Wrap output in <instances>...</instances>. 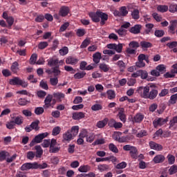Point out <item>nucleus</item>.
Wrapping results in <instances>:
<instances>
[{"instance_id":"49","label":"nucleus","mask_w":177,"mask_h":177,"mask_svg":"<svg viewBox=\"0 0 177 177\" xmlns=\"http://www.w3.org/2000/svg\"><path fill=\"white\" fill-rule=\"evenodd\" d=\"M169 175H175L177 174V165H172L169 169Z\"/></svg>"},{"instance_id":"46","label":"nucleus","mask_w":177,"mask_h":177,"mask_svg":"<svg viewBox=\"0 0 177 177\" xmlns=\"http://www.w3.org/2000/svg\"><path fill=\"white\" fill-rule=\"evenodd\" d=\"M91 170V167L89 165L80 166L78 169L80 172H88Z\"/></svg>"},{"instance_id":"50","label":"nucleus","mask_w":177,"mask_h":177,"mask_svg":"<svg viewBox=\"0 0 177 177\" xmlns=\"http://www.w3.org/2000/svg\"><path fill=\"white\" fill-rule=\"evenodd\" d=\"M37 59L38 55L37 54H32L30 58V64H35Z\"/></svg>"},{"instance_id":"10","label":"nucleus","mask_w":177,"mask_h":177,"mask_svg":"<svg viewBox=\"0 0 177 177\" xmlns=\"http://www.w3.org/2000/svg\"><path fill=\"white\" fill-rule=\"evenodd\" d=\"M11 120L13 121L15 125H21V124H23V122H24V119L21 115L12 116L11 117Z\"/></svg>"},{"instance_id":"5","label":"nucleus","mask_w":177,"mask_h":177,"mask_svg":"<svg viewBox=\"0 0 177 177\" xmlns=\"http://www.w3.org/2000/svg\"><path fill=\"white\" fill-rule=\"evenodd\" d=\"M21 171H30V169H37V162L24 163L20 167Z\"/></svg>"},{"instance_id":"6","label":"nucleus","mask_w":177,"mask_h":177,"mask_svg":"<svg viewBox=\"0 0 177 177\" xmlns=\"http://www.w3.org/2000/svg\"><path fill=\"white\" fill-rule=\"evenodd\" d=\"M88 16L93 23H99V21H100V10H97L95 12H89Z\"/></svg>"},{"instance_id":"45","label":"nucleus","mask_w":177,"mask_h":177,"mask_svg":"<svg viewBox=\"0 0 177 177\" xmlns=\"http://www.w3.org/2000/svg\"><path fill=\"white\" fill-rule=\"evenodd\" d=\"M109 168H110V166H109V165L103 164V165H98V169L101 172H103L104 171H108Z\"/></svg>"},{"instance_id":"41","label":"nucleus","mask_w":177,"mask_h":177,"mask_svg":"<svg viewBox=\"0 0 177 177\" xmlns=\"http://www.w3.org/2000/svg\"><path fill=\"white\" fill-rule=\"evenodd\" d=\"M156 70L158 71V73H161V74H164V73L167 71V68L165 67V65L160 64L156 67Z\"/></svg>"},{"instance_id":"20","label":"nucleus","mask_w":177,"mask_h":177,"mask_svg":"<svg viewBox=\"0 0 177 177\" xmlns=\"http://www.w3.org/2000/svg\"><path fill=\"white\" fill-rule=\"evenodd\" d=\"M140 46L143 50H146V49H149V48H153V44L147 41H142L140 43Z\"/></svg>"},{"instance_id":"30","label":"nucleus","mask_w":177,"mask_h":177,"mask_svg":"<svg viewBox=\"0 0 177 177\" xmlns=\"http://www.w3.org/2000/svg\"><path fill=\"white\" fill-rule=\"evenodd\" d=\"M147 29H145V34H153V28H154V24H147L145 25Z\"/></svg>"},{"instance_id":"54","label":"nucleus","mask_w":177,"mask_h":177,"mask_svg":"<svg viewBox=\"0 0 177 177\" xmlns=\"http://www.w3.org/2000/svg\"><path fill=\"white\" fill-rule=\"evenodd\" d=\"M104 143H106L104 138H100L96 140L94 142H93V145L97 146L99 145H104Z\"/></svg>"},{"instance_id":"11","label":"nucleus","mask_w":177,"mask_h":177,"mask_svg":"<svg viewBox=\"0 0 177 177\" xmlns=\"http://www.w3.org/2000/svg\"><path fill=\"white\" fill-rule=\"evenodd\" d=\"M101 19L100 24L101 26H104L107 20H109V15L106 12H103L100 10V19Z\"/></svg>"},{"instance_id":"21","label":"nucleus","mask_w":177,"mask_h":177,"mask_svg":"<svg viewBox=\"0 0 177 177\" xmlns=\"http://www.w3.org/2000/svg\"><path fill=\"white\" fill-rule=\"evenodd\" d=\"M66 64H71V66H74L78 63V59L69 56L66 59Z\"/></svg>"},{"instance_id":"40","label":"nucleus","mask_w":177,"mask_h":177,"mask_svg":"<svg viewBox=\"0 0 177 177\" xmlns=\"http://www.w3.org/2000/svg\"><path fill=\"white\" fill-rule=\"evenodd\" d=\"M96 136H95V134L93 133H88V134H87V137H86V142H88V143H92V142H93L95 140V138Z\"/></svg>"},{"instance_id":"44","label":"nucleus","mask_w":177,"mask_h":177,"mask_svg":"<svg viewBox=\"0 0 177 177\" xmlns=\"http://www.w3.org/2000/svg\"><path fill=\"white\" fill-rule=\"evenodd\" d=\"M39 125V120H35V122H32L30 124V127H32V129H35V131H39V127H38Z\"/></svg>"},{"instance_id":"32","label":"nucleus","mask_w":177,"mask_h":177,"mask_svg":"<svg viewBox=\"0 0 177 177\" xmlns=\"http://www.w3.org/2000/svg\"><path fill=\"white\" fill-rule=\"evenodd\" d=\"M129 153L131 158H133V160H138V149L136 148V147H134V148H133Z\"/></svg>"},{"instance_id":"2","label":"nucleus","mask_w":177,"mask_h":177,"mask_svg":"<svg viewBox=\"0 0 177 177\" xmlns=\"http://www.w3.org/2000/svg\"><path fill=\"white\" fill-rule=\"evenodd\" d=\"M10 85H20L22 88H27L28 82L20 79L19 77H14L12 79L9 80Z\"/></svg>"},{"instance_id":"18","label":"nucleus","mask_w":177,"mask_h":177,"mask_svg":"<svg viewBox=\"0 0 177 177\" xmlns=\"http://www.w3.org/2000/svg\"><path fill=\"white\" fill-rule=\"evenodd\" d=\"M117 67H118L121 73H124L125 71V68H127V64L124 62L122 60H119L115 63Z\"/></svg>"},{"instance_id":"14","label":"nucleus","mask_w":177,"mask_h":177,"mask_svg":"<svg viewBox=\"0 0 177 177\" xmlns=\"http://www.w3.org/2000/svg\"><path fill=\"white\" fill-rule=\"evenodd\" d=\"M52 99H53V96L50 94H48L46 99L44 100V109H49L52 104H50L52 102Z\"/></svg>"},{"instance_id":"43","label":"nucleus","mask_w":177,"mask_h":177,"mask_svg":"<svg viewBox=\"0 0 177 177\" xmlns=\"http://www.w3.org/2000/svg\"><path fill=\"white\" fill-rule=\"evenodd\" d=\"M109 149L111 151H112V153H118V148H117V146H115V145L113 144V143H110L109 145Z\"/></svg>"},{"instance_id":"31","label":"nucleus","mask_w":177,"mask_h":177,"mask_svg":"<svg viewBox=\"0 0 177 177\" xmlns=\"http://www.w3.org/2000/svg\"><path fill=\"white\" fill-rule=\"evenodd\" d=\"M99 68L100 70H101V71H103L104 73H107L110 71V66L104 63L100 64Z\"/></svg>"},{"instance_id":"57","label":"nucleus","mask_w":177,"mask_h":177,"mask_svg":"<svg viewBox=\"0 0 177 177\" xmlns=\"http://www.w3.org/2000/svg\"><path fill=\"white\" fill-rule=\"evenodd\" d=\"M39 86L41 87L42 89H45V91H48L49 89V86H48V83L46 82L41 80L39 83Z\"/></svg>"},{"instance_id":"9","label":"nucleus","mask_w":177,"mask_h":177,"mask_svg":"<svg viewBox=\"0 0 177 177\" xmlns=\"http://www.w3.org/2000/svg\"><path fill=\"white\" fill-rule=\"evenodd\" d=\"M149 147L152 150H156L157 151H161V150H162V145L158 144L154 141L149 142Z\"/></svg>"},{"instance_id":"16","label":"nucleus","mask_w":177,"mask_h":177,"mask_svg":"<svg viewBox=\"0 0 177 177\" xmlns=\"http://www.w3.org/2000/svg\"><path fill=\"white\" fill-rule=\"evenodd\" d=\"M140 77L142 80H147V81H153V77H149V73L146 71L140 70Z\"/></svg>"},{"instance_id":"27","label":"nucleus","mask_w":177,"mask_h":177,"mask_svg":"<svg viewBox=\"0 0 177 177\" xmlns=\"http://www.w3.org/2000/svg\"><path fill=\"white\" fill-rule=\"evenodd\" d=\"M109 122V118H105L104 120L98 121L97 122L96 127L97 128H104L107 123Z\"/></svg>"},{"instance_id":"47","label":"nucleus","mask_w":177,"mask_h":177,"mask_svg":"<svg viewBox=\"0 0 177 177\" xmlns=\"http://www.w3.org/2000/svg\"><path fill=\"white\" fill-rule=\"evenodd\" d=\"M70 27V23L65 22L64 24H62L59 28V32H64Z\"/></svg>"},{"instance_id":"24","label":"nucleus","mask_w":177,"mask_h":177,"mask_svg":"<svg viewBox=\"0 0 177 177\" xmlns=\"http://www.w3.org/2000/svg\"><path fill=\"white\" fill-rule=\"evenodd\" d=\"M140 28H142V26L136 25L129 29V32H131V34H139Z\"/></svg>"},{"instance_id":"52","label":"nucleus","mask_w":177,"mask_h":177,"mask_svg":"<svg viewBox=\"0 0 177 177\" xmlns=\"http://www.w3.org/2000/svg\"><path fill=\"white\" fill-rule=\"evenodd\" d=\"M102 109L103 106L100 104H95L91 106V110H93V111H99V110H102Z\"/></svg>"},{"instance_id":"61","label":"nucleus","mask_w":177,"mask_h":177,"mask_svg":"<svg viewBox=\"0 0 177 177\" xmlns=\"http://www.w3.org/2000/svg\"><path fill=\"white\" fill-rule=\"evenodd\" d=\"M60 131H62V129H60L59 127H56L53 129L52 134L53 135V136H57V135L60 133Z\"/></svg>"},{"instance_id":"36","label":"nucleus","mask_w":177,"mask_h":177,"mask_svg":"<svg viewBox=\"0 0 177 177\" xmlns=\"http://www.w3.org/2000/svg\"><path fill=\"white\" fill-rule=\"evenodd\" d=\"M86 75V72L85 71H82V72H78L74 75V78L75 80H81L82 78H84Z\"/></svg>"},{"instance_id":"53","label":"nucleus","mask_w":177,"mask_h":177,"mask_svg":"<svg viewBox=\"0 0 177 177\" xmlns=\"http://www.w3.org/2000/svg\"><path fill=\"white\" fill-rule=\"evenodd\" d=\"M68 53V48L67 46H64L59 50V55L61 56H66Z\"/></svg>"},{"instance_id":"62","label":"nucleus","mask_w":177,"mask_h":177,"mask_svg":"<svg viewBox=\"0 0 177 177\" xmlns=\"http://www.w3.org/2000/svg\"><path fill=\"white\" fill-rule=\"evenodd\" d=\"M177 100V93L171 95L169 102L171 104H175Z\"/></svg>"},{"instance_id":"7","label":"nucleus","mask_w":177,"mask_h":177,"mask_svg":"<svg viewBox=\"0 0 177 177\" xmlns=\"http://www.w3.org/2000/svg\"><path fill=\"white\" fill-rule=\"evenodd\" d=\"M167 122H168V118L165 119L162 118H158L153 121L154 128H157L158 127H162V125L167 124Z\"/></svg>"},{"instance_id":"12","label":"nucleus","mask_w":177,"mask_h":177,"mask_svg":"<svg viewBox=\"0 0 177 177\" xmlns=\"http://www.w3.org/2000/svg\"><path fill=\"white\" fill-rule=\"evenodd\" d=\"M118 117L120 118L122 122H127V115H125V109L124 108H120L118 114Z\"/></svg>"},{"instance_id":"59","label":"nucleus","mask_w":177,"mask_h":177,"mask_svg":"<svg viewBox=\"0 0 177 177\" xmlns=\"http://www.w3.org/2000/svg\"><path fill=\"white\" fill-rule=\"evenodd\" d=\"M15 125H16L15 122L11 119L10 122H7L6 128H8V129H15Z\"/></svg>"},{"instance_id":"35","label":"nucleus","mask_w":177,"mask_h":177,"mask_svg":"<svg viewBox=\"0 0 177 177\" xmlns=\"http://www.w3.org/2000/svg\"><path fill=\"white\" fill-rule=\"evenodd\" d=\"M169 9V8H168V6L165 5H159L157 7V10H158V12H160L161 13H165V12H168Z\"/></svg>"},{"instance_id":"22","label":"nucleus","mask_w":177,"mask_h":177,"mask_svg":"<svg viewBox=\"0 0 177 177\" xmlns=\"http://www.w3.org/2000/svg\"><path fill=\"white\" fill-rule=\"evenodd\" d=\"M177 26V20H172L170 21V25L169 26V32L171 34H175V28Z\"/></svg>"},{"instance_id":"63","label":"nucleus","mask_w":177,"mask_h":177,"mask_svg":"<svg viewBox=\"0 0 177 177\" xmlns=\"http://www.w3.org/2000/svg\"><path fill=\"white\" fill-rule=\"evenodd\" d=\"M122 44H119L118 45L115 44V48L114 50H115V52H117L118 53H121L122 52Z\"/></svg>"},{"instance_id":"39","label":"nucleus","mask_w":177,"mask_h":177,"mask_svg":"<svg viewBox=\"0 0 177 177\" xmlns=\"http://www.w3.org/2000/svg\"><path fill=\"white\" fill-rule=\"evenodd\" d=\"M131 17H132V19H134V20H139V18H140L139 10L134 9L133 12H131Z\"/></svg>"},{"instance_id":"56","label":"nucleus","mask_w":177,"mask_h":177,"mask_svg":"<svg viewBox=\"0 0 177 177\" xmlns=\"http://www.w3.org/2000/svg\"><path fill=\"white\" fill-rule=\"evenodd\" d=\"M50 83L53 86H56L59 84V79L57 77H51L50 79Z\"/></svg>"},{"instance_id":"34","label":"nucleus","mask_w":177,"mask_h":177,"mask_svg":"<svg viewBox=\"0 0 177 177\" xmlns=\"http://www.w3.org/2000/svg\"><path fill=\"white\" fill-rule=\"evenodd\" d=\"M106 95L109 100H113V99H115V91H114V90H108L106 91Z\"/></svg>"},{"instance_id":"15","label":"nucleus","mask_w":177,"mask_h":177,"mask_svg":"<svg viewBox=\"0 0 177 177\" xmlns=\"http://www.w3.org/2000/svg\"><path fill=\"white\" fill-rule=\"evenodd\" d=\"M72 118H73V120L80 121V120H82V118H85V113L75 112L73 113Z\"/></svg>"},{"instance_id":"55","label":"nucleus","mask_w":177,"mask_h":177,"mask_svg":"<svg viewBox=\"0 0 177 177\" xmlns=\"http://www.w3.org/2000/svg\"><path fill=\"white\" fill-rule=\"evenodd\" d=\"M129 48H132L133 49H135V48H139V46H140V45L139 44V42L132 41L129 44Z\"/></svg>"},{"instance_id":"42","label":"nucleus","mask_w":177,"mask_h":177,"mask_svg":"<svg viewBox=\"0 0 177 177\" xmlns=\"http://www.w3.org/2000/svg\"><path fill=\"white\" fill-rule=\"evenodd\" d=\"M44 112L45 109H44L43 107L39 106L35 109V114H36V115H41V114H44Z\"/></svg>"},{"instance_id":"4","label":"nucleus","mask_w":177,"mask_h":177,"mask_svg":"<svg viewBox=\"0 0 177 177\" xmlns=\"http://www.w3.org/2000/svg\"><path fill=\"white\" fill-rule=\"evenodd\" d=\"M127 15H128V10H127V7L125 6H122L120 8V11L117 10L113 11V15L115 17H125Z\"/></svg>"},{"instance_id":"29","label":"nucleus","mask_w":177,"mask_h":177,"mask_svg":"<svg viewBox=\"0 0 177 177\" xmlns=\"http://www.w3.org/2000/svg\"><path fill=\"white\" fill-rule=\"evenodd\" d=\"M10 156V153L6 151H0V161H6L7 157H9Z\"/></svg>"},{"instance_id":"1","label":"nucleus","mask_w":177,"mask_h":177,"mask_svg":"<svg viewBox=\"0 0 177 177\" xmlns=\"http://www.w3.org/2000/svg\"><path fill=\"white\" fill-rule=\"evenodd\" d=\"M143 90L142 96L144 99H149L153 100L158 95V90L153 88L152 86H147L145 87H139V91Z\"/></svg>"},{"instance_id":"33","label":"nucleus","mask_w":177,"mask_h":177,"mask_svg":"<svg viewBox=\"0 0 177 177\" xmlns=\"http://www.w3.org/2000/svg\"><path fill=\"white\" fill-rule=\"evenodd\" d=\"M10 70L14 74H17V72L19 71V63L17 62H13Z\"/></svg>"},{"instance_id":"23","label":"nucleus","mask_w":177,"mask_h":177,"mask_svg":"<svg viewBox=\"0 0 177 177\" xmlns=\"http://www.w3.org/2000/svg\"><path fill=\"white\" fill-rule=\"evenodd\" d=\"M47 63L49 67H54V66H57V64H59V59L56 58H50L47 59Z\"/></svg>"},{"instance_id":"28","label":"nucleus","mask_w":177,"mask_h":177,"mask_svg":"<svg viewBox=\"0 0 177 177\" xmlns=\"http://www.w3.org/2000/svg\"><path fill=\"white\" fill-rule=\"evenodd\" d=\"M35 150H36V155L35 156L37 158H41V156L42 154H44V150H42V148L39 145H36L35 147Z\"/></svg>"},{"instance_id":"38","label":"nucleus","mask_w":177,"mask_h":177,"mask_svg":"<svg viewBox=\"0 0 177 177\" xmlns=\"http://www.w3.org/2000/svg\"><path fill=\"white\" fill-rule=\"evenodd\" d=\"M154 35L155 37H157V38H161L165 35V32L162 30H156Z\"/></svg>"},{"instance_id":"64","label":"nucleus","mask_w":177,"mask_h":177,"mask_svg":"<svg viewBox=\"0 0 177 177\" xmlns=\"http://www.w3.org/2000/svg\"><path fill=\"white\" fill-rule=\"evenodd\" d=\"M177 124V116H175L169 122V128H172L175 124Z\"/></svg>"},{"instance_id":"60","label":"nucleus","mask_w":177,"mask_h":177,"mask_svg":"<svg viewBox=\"0 0 177 177\" xmlns=\"http://www.w3.org/2000/svg\"><path fill=\"white\" fill-rule=\"evenodd\" d=\"M28 103V101L24 98H19L18 100V104L19 106H26Z\"/></svg>"},{"instance_id":"3","label":"nucleus","mask_w":177,"mask_h":177,"mask_svg":"<svg viewBox=\"0 0 177 177\" xmlns=\"http://www.w3.org/2000/svg\"><path fill=\"white\" fill-rule=\"evenodd\" d=\"M48 135H49V133H48V132H46V133H42L36 136L30 143V147H32V146H35V143H41V142H42V140L45 139V138H46Z\"/></svg>"},{"instance_id":"37","label":"nucleus","mask_w":177,"mask_h":177,"mask_svg":"<svg viewBox=\"0 0 177 177\" xmlns=\"http://www.w3.org/2000/svg\"><path fill=\"white\" fill-rule=\"evenodd\" d=\"M80 131V127L73 126L70 130L71 133H72V136H77L78 135V132Z\"/></svg>"},{"instance_id":"26","label":"nucleus","mask_w":177,"mask_h":177,"mask_svg":"<svg viewBox=\"0 0 177 177\" xmlns=\"http://www.w3.org/2000/svg\"><path fill=\"white\" fill-rule=\"evenodd\" d=\"M102 59V53L97 52L93 55V60L95 64L100 63V59Z\"/></svg>"},{"instance_id":"48","label":"nucleus","mask_w":177,"mask_h":177,"mask_svg":"<svg viewBox=\"0 0 177 177\" xmlns=\"http://www.w3.org/2000/svg\"><path fill=\"white\" fill-rule=\"evenodd\" d=\"M167 160H168V163L169 165H172L175 164V156L172 154H169L167 155Z\"/></svg>"},{"instance_id":"8","label":"nucleus","mask_w":177,"mask_h":177,"mask_svg":"<svg viewBox=\"0 0 177 177\" xmlns=\"http://www.w3.org/2000/svg\"><path fill=\"white\" fill-rule=\"evenodd\" d=\"M138 62L136 63V67L142 68V67H145V66H146V63L143 62V60H145V54H140L138 57Z\"/></svg>"},{"instance_id":"58","label":"nucleus","mask_w":177,"mask_h":177,"mask_svg":"<svg viewBox=\"0 0 177 177\" xmlns=\"http://www.w3.org/2000/svg\"><path fill=\"white\" fill-rule=\"evenodd\" d=\"M48 45L47 41H41L38 45V48L39 49L43 50L45 49V48H48Z\"/></svg>"},{"instance_id":"13","label":"nucleus","mask_w":177,"mask_h":177,"mask_svg":"<svg viewBox=\"0 0 177 177\" xmlns=\"http://www.w3.org/2000/svg\"><path fill=\"white\" fill-rule=\"evenodd\" d=\"M153 161L155 164H161L165 161V156L162 154L156 155L153 158Z\"/></svg>"},{"instance_id":"25","label":"nucleus","mask_w":177,"mask_h":177,"mask_svg":"<svg viewBox=\"0 0 177 177\" xmlns=\"http://www.w3.org/2000/svg\"><path fill=\"white\" fill-rule=\"evenodd\" d=\"M63 139L66 142L73 140V133H71L70 130H68L65 133H64Z\"/></svg>"},{"instance_id":"17","label":"nucleus","mask_w":177,"mask_h":177,"mask_svg":"<svg viewBox=\"0 0 177 177\" xmlns=\"http://www.w3.org/2000/svg\"><path fill=\"white\" fill-rule=\"evenodd\" d=\"M69 12H70V9L68 8V7L62 6L59 10V16H62V17H66V16L68 15Z\"/></svg>"},{"instance_id":"51","label":"nucleus","mask_w":177,"mask_h":177,"mask_svg":"<svg viewBox=\"0 0 177 177\" xmlns=\"http://www.w3.org/2000/svg\"><path fill=\"white\" fill-rule=\"evenodd\" d=\"M90 44H91V39H86L82 43L81 46H80V48L82 49H84V48H86Z\"/></svg>"},{"instance_id":"19","label":"nucleus","mask_w":177,"mask_h":177,"mask_svg":"<svg viewBox=\"0 0 177 177\" xmlns=\"http://www.w3.org/2000/svg\"><path fill=\"white\" fill-rule=\"evenodd\" d=\"M145 118V115L142 113H137L132 119V122H136L140 124V122H142Z\"/></svg>"}]
</instances>
